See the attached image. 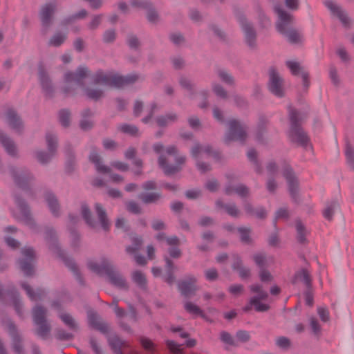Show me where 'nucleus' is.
I'll return each instance as SVG.
<instances>
[{"instance_id": "1", "label": "nucleus", "mask_w": 354, "mask_h": 354, "mask_svg": "<svg viewBox=\"0 0 354 354\" xmlns=\"http://www.w3.org/2000/svg\"><path fill=\"white\" fill-rule=\"evenodd\" d=\"M90 75V71L86 66H80L75 72L68 71L64 74L66 84L62 88L66 96L73 95L78 87L84 88L86 96L97 102L104 97V91L100 88H86L84 80Z\"/></svg>"}, {"instance_id": "2", "label": "nucleus", "mask_w": 354, "mask_h": 354, "mask_svg": "<svg viewBox=\"0 0 354 354\" xmlns=\"http://www.w3.org/2000/svg\"><path fill=\"white\" fill-rule=\"evenodd\" d=\"M88 268L99 275L106 274L111 284L116 288L127 290L129 285L122 274L106 259H102L100 263L89 262Z\"/></svg>"}, {"instance_id": "3", "label": "nucleus", "mask_w": 354, "mask_h": 354, "mask_svg": "<svg viewBox=\"0 0 354 354\" xmlns=\"http://www.w3.org/2000/svg\"><path fill=\"white\" fill-rule=\"evenodd\" d=\"M45 239L48 243L50 250L57 254V255L64 261V264L73 273L76 280L81 286H84V279L79 270V268L75 261L66 257L64 252L59 248L56 232L53 228L48 227L45 232Z\"/></svg>"}, {"instance_id": "4", "label": "nucleus", "mask_w": 354, "mask_h": 354, "mask_svg": "<svg viewBox=\"0 0 354 354\" xmlns=\"http://www.w3.org/2000/svg\"><path fill=\"white\" fill-rule=\"evenodd\" d=\"M138 79L136 74H130L121 76L112 74H106L102 70H98L93 76L94 84H102L116 88H121L124 85L134 83Z\"/></svg>"}, {"instance_id": "5", "label": "nucleus", "mask_w": 354, "mask_h": 354, "mask_svg": "<svg viewBox=\"0 0 354 354\" xmlns=\"http://www.w3.org/2000/svg\"><path fill=\"white\" fill-rule=\"evenodd\" d=\"M289 118L290 121V129L289 138L292 142L298 145L306 147L309 142V138L300 126L299 112L292 108H290Z\"/></svg>"}, {"instance_id": "6", "label": "nucleus", "mask_w": 354, "mask_h": 354, "mask_svg": "<svg viewBox=\"0 0 354 354\" xmlns=\"http://www.w3.org/2000/svg\"><path fill=\"white\" fill-rule=\"evenodd\" d=\"M252 292L256 293L257 295L252 297L248 303L243 308V311L247 313L252 310L254 307L257 312H266L270 309L268 304H263L261 300H266L268 298V293L263 290V287L260 284H253L250 286Z\"/></svg>"}, {"instance_id": "7", "label": "nucleus", "mask_w": 354, "mask_h": 354, "mask_svg": "<svg viewBox=\"0 0 354 354\" xmlns=\"http://www.w3.org/2000/svg\"><path fill=\"white\" fill-rule=\"evenodd\" d=\"M47 310L40 305L32 310L34 324L37 326L35 333L42 339H46L50 333L51 326L46 319Z\"/></svg>"}, {"instance_id": "8", "label": "nucleus", "mask_w": 354, "mask_h": 354, "mask_svg": "<svg viewBox=\"0 0 354 354\" xmlns=\"http://www.w3.org/2000/svg\"><path fill=\"white\" fill-rule=\"evenodd\" d=\"M228 126L229 131L225 136V143L228 145L231 141H239L243 144L247 138L245 126L235 119L230 120Z\"/></svg>"}, {"instance_id": "9", "label": "nucleus", "mask_w": 354, "mask_h": 354, "mask_svg": "<svg viewBox=\"0 0 354 354\" xmlns=\"http://www.w3.org/2000/svg\"><path fill=\"white\" fill-rule=\"evenodd\" d=\"M268 91L275 97H283L285 95L283 79L274 67H270L268 71Z\"/></svg>"}, {"instance_id": "10", "label": "nucleus", "mask_w": 354, "mask_h": 354, "mask_svg": "<svg viewBox=\"0 0 354 354\" xmlns=\"http://www.w3.org/2000/svg\"><path fill=\"white\" fill-rule=\"evenodd\" d=\"M46 140L48 152L37 151L35 152V157L39 162L42 165L48 163L55 155L57 148V138L51 133L46 134Z\"/></svg>"}, {"instance_id": "11", "label": "nucleus", "mask_w": 354, "mask_h": 354, "mask_svg": "<svg viewBox=\"0 0 354 354\" xmlns=\"http://www.w3.org/2000/svg\"><path fill=\"white\" fill-rule=\"evenodd\" d=\"M3 324L7 327L9 335L11 337V347L15 354H25V350L23 344V338L18 333L15 323L10 319L3 321Z\"/></svg>"}, {"instance_id": "12", "label": "nucleus", "mask_w": 354, "mask_h": 354, "mask_svg": "<svg viewBox=\"0 0 354 354\" xmlns=\"http://www.w3.org/2000/svg\"><path fill=\"white\" fill-rule=\"evenodd\" d=\"M274 10L278 15V19L276 23L277 31L281 35L286 33L287 31L292 28L293 17L282 9L279 5L274 7Z\"/></svg>"}, {"instance_id": "13", "label": "nucleus", "mask_w": 354, "mask_h": 354, "mask_svg": "<svg viewBox=\"0 0 354 354\" xmlns=\"http://www.w3.org/2000/svg\"><path fill=\"white\" fill-rule=\"evenodd\" d=\"M10 173L17 186L24 190L28 189L30 183L34 179L32 174L26 169L18 170L15 167H10Z\"/></svg>"}, {"instance_id": "14", "label": "nucleus", "mask_w": 354, "mask_h": 354, "mask_svg": "<svg viewBox=\"0 0 354 354\" xmlns=\"http://www.w3.org/2000/svg\"><path fill=\"white\" fill-rule=\"evenodd\" d=\"M238 21L244 33L245 43L249 48H255L257 47V32L253 25L243 15L238 17Z\"/></svg>"}, {"instance_id": "15", "label": "nucleus", "mask_w": 354, "mask_h": 354, "mask_svg": "<svg viewBox=\"0 0 354 354\" xmlns=\"http://www.w3.org/2000/svg\"><path fill=\"white\" fill-rule=\"evenodd\" d=\"M21 254L25 258L19 259L18 263L21 270L25 276L30 277L34 274L32 261L35 258V251L32 248H26L21 250Z\"/></svg>"}, {"instance_id": "16", "label": "nucleus", "mask_w": 354, "mask_h": 354, "mask_svg": "<svg viewBox=\"0 0 354 354\" xmlns=\"http://www.w3.org/2000/svg\"><path fill=\"white\" fill-rule=\"evenodd\" d=\"M283 176L286 178L288 191L291 198L297 202L299 190V181L292 168L289 165H286L283 169Z\"/></svg>"}, {"instance_id": "17", "label": "nucleus", "mask_w": 354, "mask_h": 354, "mask_svg": "<svg viewBox=\"0 0 354 354\" xmlns=\"http://www.w3.org/2000/svg\"><path fill=\"white\" fill-rule=\"evenodd\" d=\"M15 203L19 207L21 214V220L32 230L37 228L36 223L31 216L30 207L24 199L19 196H15Z\"/></svg>"}, {"instance_id": "18", "label": "nucleus", "mask_w": 354, "mask_h": 354, "mask_svg": "<svg viewBox=\"0 0 354 354\" xmlns=\"http://www.w3.org/2000/svg\"><path fill=\"white\" fill-rule=\"evenodd\" d=\"M196 281V278L193 275L187 276L185 279L178 281V288L181 295L186 298L194 296L198 290Z\"/></svg>"}, {"instance_id": "19", "label": "nucleus", "mask_w": 354, "mask_h": 354, "mask_svg": "<svg viewBox=\"0 0 354 354\" xmlns=\"http://www.w3.org/2000/svg\"><path fill=\"white\" fill-rule=\"evenodd\" d=\"M185 160L186 158L184 156H177L175 158L177 165H170L167 164L166 157L161 154L158 158V165L167 176H170L181 170L180 165L184 164Z\"/></svg>"}, {"instance_id": "20", "label": "nucleus", "mask_w": 354, "mask_h": 354, "mask_svg": "<svg viewBox=\"0 0 354 354\" xmlns=\"http://www.w3.org/2000/svg\"><path fill=\"white\" fill-rule=\"evenodd\" d=\"M38 75L45 96L48 98H52L54 96L55 89L49 75L41 65L39 66Z\"/></svg>"}, {"instance_id": "21", "label": "nucleus", "mask_w": 354, "mask_h": 354, "mask_svg": "<svg viewBox=\"0 0 354 354\" xmlns=\"http://www.w3.org/2000/svg\"><path fill=\"white\" fill-rule=\"evenodd\" d=\"M6 122L8 126L15 132L21 133L23 131L24 124L20 116L16 111L12 109L6 111Z\"/></svg>"}, {"instance_id": "22", "label": "nucleus", "mask_w": 354, "mask_h": 354, "mask_svg": "<svg viewBox=\"0 0 354 354\" xmlns=\"http://www.w3.org/2000/svg\"><path fill=\"white\" fill-rule=\"evenodd\" d=\"M324 5L333 15L338 17L344 26L346 28L349 27L350 19L339 6H337L332 0H326L324 1Z\"/></svg>"}, {"instance_id": "23", "label": "nucleus", "mask_w": 354, "mask_h": 354, "mask_svg": "<svg viewBox=\"0 0 354 354\" xmlns=\"http://www.w3.org/2000/svg\"><path fill=\"white\" fill-rule=\"evenodd\" d=\"M163 259L165 262V274L162 276L164 281L171 286L174 284L176 280L175 277V272L176 270V267L174 265V261L167 256L165 255L163 257Z\"/></svg>"}, {"instance_id": "24", "label": "nucleus", "mask_w": 354, "mask_h": 354, "mask_svg": "<svg viewBox=\"0 0 354 354\" xmlns=\"http://www.w3.org/2000/svg\"><path fill=\"white\" fill-rule=\"evenodd\" d=\"M56 9V5L54 3H46L42 6L40 11V19L42 26L48 28L51 24L52 16Z\"/></svg>"}, {"instance_id": "25", "label": "nucleus", "mask_w": 354, "mask_h": 354, "mask_svg": "<svg viewBox=\"0 0 354 354\" xmlns=\"http://www.w3.org/2000/svg\"><path fill=\"white\" fill-rule=\"evenodd\" d=\"M0 143L10 156L16 157L17 156V149L15 142L1 130H0Z\"/></svg>"}, {"instance_id": "26", "label": "nucleus", "mask_w": 354, "mask_h": 354, "mask_svg": "<svg viewBox=\"0 0 354 354\" xmlns=\"http://www.w3.org/2000/svg\"><path fill=\"white\" fill-rule=\"evenodd\" d=\"M95 210L102 228L106 232L109 231L110 230L111 223L108 218L106 210L99 203L95 204Z\"/></svg>"}, {"instance_id": "27", "label": "nucleus", "mask_w": 354, "mask_h": 354, "mask_svg": "<svg viewBox=\"0 0 354 354\" xmlns=\"http://www.w3.org/2000/svg\"><path fill=\"white\" fill-rule=\"evenodd\" d=\"M203 151L207 155L213 156L215 159L219 160L220 153L217 151H213L210 145H206L203 148L199 144H196L192 149L191 153L193 158L198 159V154Z\"/></svg>"}, {"instance_id": "28", "label": "nucleus", "mask_w": 354, "mask_h": 354, "mask_svg": "<svg viewBox=\"0 0 354 354\" xmlns=\"http://www.w3.org/2000/svg\"><path fill=\"white\" fill-rule=\"evenodd\" d=\"M45 200L52 214L55 217L59 216V204L55 195L47 192L45 194Z\"/></svg>"}, {"instance_id": "29", "label": "nucleus", "mask_w": 354, "mask_h": 354, "mask_svg": "<svg viewBox=\"0 0 354 354\" xmlns=\"http://www.w3.org/2000/svg\"><path fill=\"white\" fill-rule=\"evenodd\" d=\"M108 343L115 354H122V348L128 346L127 343L117 335H110L108 337Z\"/></svg>"}, {"instance_id": "30", "label": "nucleus", "mask_w": 354, "mask_h": 354, "mask_svg": "<svg viewBox=\"0 0 354 354\" xmlns=\"http://www.w3.org/2000/svg\"><path fill=\"white\" fill-rule=\"evenodd\" d=\"M88 322L91 327L105 333L108 331V326L99 321L97 313L89 312L88 313Z\"/></svg>"}, {"instance_id": "31", "label": "nucleus", "mask_w": 354, "mask_h": 354, "mask_svg": "<svg viewBox=\"0 0 354 354\" xmlns=\"http://www.w3.org/2000/svg\"><path fill=\"white\" fill-rule=\"evenodd\" d=\"M21 286L31 301L41 300L46 295L45 290L42 288H37L34 291L32 288L25 282H21Z\"/></svg>"}, {"instance_id": "32", "label": "nucleus", "mask_w": 354, "mask_h": 354, "mask_svg": "<svg viewBox=\"0 0 354 354\" xmlns=\"http://www.w3.org/2000/svg\"><path fill=\"white\" fill-rule=\"evenodd\" d=\"M299 280L303 282L308 289H310L312 287V279L310 274L307 269L302 268L297 271L294 276V279L292 281L293 284H295L297 281Z\"/></svg>"}, {"instance_id": "33", "label": "nucleus", "mask_w": 354, "mask_h": 354, "mask_svg": "<svg viewBox=\"0 0 354 354\" xmlns=\"http://www.w3.org/2000/svg\"><path fill=\"white\" fill-rule=\"evenodd\" d=\"M6 294L10 297L13 306L15 308V310L17 313V314L20 317H22L23 316V312H22V307L23 304L21 301L19 294L18 291L15 289V288H12L10 290L7 291Z\"/></svg>"}, {"instance_id": "34", "label": "nucleus", "mask_w": 354, "mask_h": 354, "mask_svg": "<svg viewBox=\"0 0 354 354\" xmlns=\"http://www.w3.org/2000/svg\"><path fill=\"white\" fill-rule=\"evenodd\" d=\"M89 160L92 162L96 168V170L101 174H109L111 172L110 167L102 165L100 155L97 153L95 149H93L90 155Z\"/></svg>"}, {"instance_id": "35", "label": "nucleus", "mask_w": 354, "mask_h": 354, "mask_svg": "<svg viewBox=\"0 0 354 354\" xmlns=\"http://www.w3.org/2000/svg\"><path fill=\"white\" fill-rule=\"evenodd\" d=\"M216 207L218 209H223L225 212L232 217H239L240 211L235 203H224L221 200H217L215 203Z\"/></svg>"}, {"instance_id": "36", "label": "nucleus", "mask_w": 354, "mask_h": 354, "mask_svg": "<svg viewBox=\"0 0 354 354\" xmlns=\"http://www.w3.org/2000/svg\"><path fill=\"white\" fill-rule=\"evenodd\" d=\"M178 119V115L174 113L161 115L156 118V123L159 127H166L171 123L175 122Z\"/></svg>"}, {"instance_id": "37", "label": "nucleus", "mask_w": 354, "mask_h": 354, "mask_svg": "<svg viewBox=\"0 0 354 354\" xmlns=\"http://www.w3.org/2000/svg\"><path fill=\"white\" fill-rule=\"evenodd\" d=\"M339 207V204L337 199H333L328 201L326 208L323 211L324 217L328 221H332L335 209Z\"/></svg>"}, {"instance_id": "38", "label": "nucleus", "mask_w": 354, "mask_h": 354, "mask_svg": "<svg viewBox=\"0 0 354 354\" xmlns=\"http://www.w3.org/2000/svg\"><path fill=\"white\" fill-rule=\"evenodd\" d=\"M162 198V195L158 192L141 193L138 195V198L144 204L157 203Z\"/></svg>"}, {"instance_id": "39", "label": "nucleus", "mask_w": 354, "mask_h": 354, "mask_svg": "<svg viewBox=\"0 0 354 354\" xmlns=\"http://www.w3.org/2000/svg\"><path fill=\"white\" fill-rule=\"evenodd\" d=\"M297 230V241L300 244L308 243L306 235L308 234L306 227L300 220H297L295 223Z\"/></svg>"}, {"instance_id": "40", "label": "nucleus", "mask_w": 354, "mask_h": 354, "mask_svg": "<svg viewBox=\"0 0 354 354\" xmlns=\"http://www.w3.org/2000/svg\"><path fill=\"white\" fill-rule=\"evenodd\" d=\"M184 309L187 313L194 317H201L203 318L205 317L203 310L191 301H187L184 303Z\"/></svg>"}, {"instance_id": "41", "label": "nucleus", "mask_w": 354, "mask_h": 354, "mask_svg": "<svg viewBox=\"0 0 354 354\" xmlns=\"http://www.w3.org/2000/svg\"><path fill=\"white\" fill-rule=\"evenodd\" d=\"M137 151L136 148L133 147H129L124 152V158L127 160H133V165L138 168H142L143 162L142 159L136 158Z\"/></svg>"}, {"instance_id": "42", "label": "nucleus", "mask_w": 354, "mask_h": 354, "mask_svg": "<svg viewBox=\"0 0 354 354\" xmlns=\"http://www.w3.org/2000/svg\"><path fill=\"white\" fill-rule=\"evenodd\" d=\"M132 281L141 289L145 290L147 286V281L144 273L140 270H135L131 274Z\"/></svg>"}, {"instance_id": "43", "label": "nucleus", "mask_w": 354, "mask_h": 354, "mask_svg": "<svg viewBox=\"0 0 354 354\" xmlns=\"http://www.w3.org/2000/svg\"><path fill=\"white\" fill-rule=\"evenodd\" d=\"M66 39V33L57 32L49 39L48 45L50 46L59 47L65 42Z\"/></svg>"}, {"instance_id": "44", "label": "nucleus", "mask_w": 354, "mask_h": 354, "mask_svg": "<svg viewBox=\"0 0 354 354\" xmlns=\"http://www.w3.org/2000/svg\"><path fill=\"white\" fill-rule=\"evenodd\" d=\"M81 212L83 218L84 219L86 223L91 227H95L96 226V222L94 219L92 218L91 212L89 209V207L86 203H82L81 206Z\"/></svg>"}, {"instance_id": "45", "label": "nucleus", "mask_w": 354, "mask_h": 354, "mask_svg": "<svg viewBox=\"0 0 354 354\" xmlns=\"http://www.w3.org/2000/svg\"><path fill=\"white\" fill-rule=\"evenodd\" d=\"M220 80L226 85L234 86L235 81L234 77L224 69H218L216 71Z\"/></svg>"}, {"instance_id": "46", "label": "nucleus", "mask_w": 354, "mask_h": 354, "mask_svg": "<svg viewBox=\"0 0 354 354\" xmlns=\"http://www.w3.org/2000/svg\"><path fill=\"white\" fill-rule=\"evenodd\" d=\"M61 320L64 324L71 330L77 331L78 330V326L74 318L68 313H61L59 315Z\"/></svg>"}, {"instance_id": "47", "label": "nucleus", "mask_w": 354, "mask_h": 354, "mask_svg": "<svg viewBox=\"0 0 354 354\" xmlns=\"http://www.w3.org/2000/svg\"><path fill=\"white\" fill-rule=\"evenodd\" d=\"M132 245H129L126 248V252L129 254H135L138 251L142 245V239L141 236H133L131 237Z\"/></svg>"}, {"instance_id": "48", "label": "nucleus", "mask_w": 354, "mask_h": 354, "mask_svg": "<svg viewBox=\"0 0 354 354\" xmlns=\"http://www.w3.org/2000/svg\"><path fill=\"white\" fill-rule=\"evenodd\" d=\"M179 84L182 88L186 89L189 92V97L192 99L195 94V90L194 85L192 82L185 77H180L179 79Z\"/></svg>"}, {"instance_id": "49", "label": "nucleus", "mask_w": 354, "mask_h": 354, "mask_svg": "<svg viewBox=\"0 0 354 354\" xmlns=\"http://www.w3.org/2000/svg\"><path fill=\"white\" fill-rule=\"evenodd\" d=\"M237 231L240 234L241 241L245 244H251L252 239L250 236L251 230L248 227H240L237 228Z\"/></svg>"}, {"instance_id": "50", "label": "nucleus", "mask_w": 354, "mask_h": 354, "mask_svg": "<svg viewBox=\"0 0 354 354\" xmlns=\"http://www.w3.org/2000/svg\"><path fill=\"white\" fill-rule=\"evenodd\" d=\"M221 341L226 345L237 347L239 346L237 341L232 337V335L227 331H221L220 333Z\"/></svg>"}, {"instance_id": "51", "label": "nucleus", "mask_w": 354, "mask_h": 354, "mask_svg": "<svg viewBox=\"0 0 354 354\" xmlns=\"http://www.w3.org/2000/svg\"><path fill=\"white\" fill-rule=\"evenodd\" d=\"M282 35L286 37L287 40L291 44L300 42L301 38L300 33L294 28L289 30L286 33L282 34Z\"/></svg>"}, {"instance_id": "52", "label": "nucleus", "mask_w": 354, "mask_h": 354, "mask_svg": "<svg viewBox=\"0 0 354 354\" xmlns=\"http://www.w3.org/2000/svg\"><path fill=\"white\" fill-rule=\"evenodd\" d=\"M345 156L348 165L354 170V149L348 142L346 145Z\"/></svg>"}, {"instance_id": "53", "label": "nucleus", "mask_w": 354, "mask_h": 354, "mask_svg": "<svg viewBox=\"0 0 354 354\" xmlns=\"http://www.w3.org/2000/svg\"><path fill=\"white\" fill-rule=\"evenodd\" d=\"M212 88L214 92V93L218 97L221 99H226L227 98V92L224 88V87L217 83V82H212Z\"/></svg>"}, {"instance_id": "54", "label": "nucleus", "mask_w": 354, "mask_h": 354, "mask_svg": "<svg viewBox=\"0 0 354 354\" xmlns=\"http://www.w3.org/2000/svg\"><path fill=\"white\" fill-rule=\"evenodd\" d=\"M71 113L68 109H64L59 112V120L64 127H68L70 124Z\"/></svg>"}, {"instance_id": "55", "label": "nucleus", "mask_w": 354, "mask_h": 354, "mask_svg": "<svg viewBox=\"0 0 354 354\" xmlns=\"http://www.w3.org/2000/svg\"><path fill=\"white\" fill-rule=\"evenodd\" d=\"M127 210L133 214H140L142 213V208L138 203L133 201H129L125 204Z\"/></svg>"}, {"instance_id": "56", "label": "nucleus", "mask_w": 354, "mask_h": 354, "mask_svg": "<svg viewBox=\"0 0 354 354\" xmlns=\"http://www.w3.org/2000/svg\"><path fill=\"white\" fill-rule=\"evenodd\" d=\"M147 12V20L152 24H156L159 19V15L157 11L153 6V4H151V6L146 9Z\"/></svg>"}, {"instance_id": "57", "label": "nucleus", "mask_w": 354, "mask_h": 354, "mask_svg": "<svg viewBox=\"0 0 354 354\" xmlns=\"http://www.w3.org/2000/svg\"><path fill=\"white\" fill-rule=\"evenodd\" d=\"M266 120L263 118H261L259 122V124L257 126V133H256V140L259 142H263V134L266 130Z\"/></svg>"}, {"instance_id": "58", "label": "nucleus", "mask_w": 354, "mask_h": 354, "mask_svg": "<svg viewBox=\"0 0 354 354\" xmlns=\"http://www.w3.org/2000/svg\"><path fill=\"white\" fill-rule=\"evenodd\" d=\"M120 129L122 132L129 134L131 136H137L138 133V129L136 126L128 124H124L120 126Z\"/></svg>"}, {"instance_id": "59", "label": "nucleus", "mask_w": 354, "mask_h": 354, "mask_svg": "<svg viewBox=\"0 0 354 354\" xmlns=\"http://www.w3.org/2000/svg\"><path fill=\"white\" fill-rule=\"evenodd\" d=\"M286 66L290 70V71L293 75H298L299 74L301 75V72L303 71L301 70L302 69L301 66L297 62L287 61Z\"/></svg>"}, {"instance_id": "60", "label": "nucleus", "mask_w": 354, "mask_h": 354, "mask_svg": "<svg viewBox=\"0 0 354 354\" xmlns=\"http://www.w3.org/2000/svg\"><path fill=\"white\" fill-rule=\"evenodd\" d=\"M116 38V33L114 29L106 30L102 37V40L106 44L113 43Z\"/></svg>"}, {"instance_id": "61", "label": "nucleus", "mask_w": 354, "mask_h": 354, "mask_svg": "<svg viewBox=\"0 0 354 354\" xmlns=\"http://www.w3.org/2000/svg\"><path fill=\"white\" fill-rule=\"evenodd\" d=\"M253 259L256 265L261 269L265 268L266 263V257L263 253H257L254 254Z\"/></svg>"}, {"instance_id": "62", "label": "nucleus", "mask_w": 354, "mask_h": 354, "mask_svg": "<svg viewBox=\"0 0 354 354\" xmlns=\"http://www.w3.org/2000/svg\"><path fill=\"white\" fill-rule=\"evenodd\" d=\"M276 345L281 349L288 350L290 347L291 342L288 337L281 336L277 339Z\"/></svg>"}, {"instance_id": "63", "label": "nucleus", "mask_w": 354, "mask_h": 354, "mask_svg": "<svg viewBox=\"0 0 354 354\" xmlns=\"http://www.w3.org/2000/svg\"><path fill=\"white\" fill-rule=\"evenodd\" d=\"M56 338L61 341L71 340L73 338V335L66 332L64 329H58L56 333Z\"/></svg>"}, {"instance_id": "64", "label": "nucleus", "mask_w": 354, "mask_h": 354, "mask_svg": "<svg viewBox=\"0 0 354 354\" xmlns=\"http://www.w3.org/2000/svg\"><path fill=\"white\" fill-rule=\"evenodd\" d=\"M236 337L238 341L245 343L250 339V333L245 330H239L236 333Z\"/></svg>"}]
</instances>
